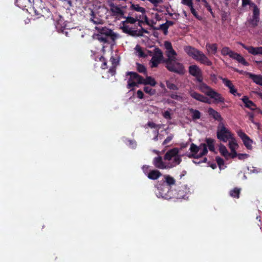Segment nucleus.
Here are the masks:
<instances>
[{"label": "nucleus", "mask_w": 262, "mask_h": 262, "mask_svg": "<svg viewBox=\"0 0 262 262\" xmlns=\"http://www.w3.org/2000/svg\"><path fill=\"white\" fill-rule=\"evenodd\" d=\"M185 52L193 59L202 64L210 66L212 64L211 61L202 52L191 46H186L184 48Z\"/></svg>", "instance_id": "nucleus-1"}, {"label": "nucleus", "mask_w": 262, "mask_h": 262, "mask_svg": "<svg viewBox=\"0 0 262 262\" xmlns=\"http://www.w3.org/2000/svg\"><path fill=\"white\" fill-rule=\"evenodd\" d=\"M199 89L210 98L213 99L215 103H223L224 98L220 94L215 91L212 88L204 83H201L198 85Z\"/></svg>", "instance_id": "nucleus-2"}, {"label": "nucleus", "mask_w": 262, "mask_h": 262, "mask_svg": "<svg viewBox=\"0 0 262 262\" xmlns=\"http://www.w3.org/2000/svg\"><path fill=\"white\" fill-rule=\"evenodd\" d=\"M217 137L220 140L226 142L233 138V134L225 127L223 122H220L217 129Z\"/></svg>", "instance_id": "nucleus-3"}, {"label": "nucleus", "mask_w": 262, "mask_h": 262, "mask_svg": "<svg viewBox=\"0 0 262 262\" xmlns=\"http://www.w3.org/2000/svg\"><path fill=\"white\" fill-rule=\"evenodd\" d=\"M190 150L192 154L189 155V157H193L194 159H198L206 155L208 151L205 144H201L199 146H197L192 143L190 147Z\"/></svg>", "instance_id": "nucleus-4"}, {"label": "nucleus", "mask_w": 262, "mask_h": 262, "mask_svg": "<svg viewBox=\"0 0 262 262\" xmlns=\"http://www.w3.org/2000/svg\"><path fill=\"white\" fill-rule=\"evenodd\" d=\"M127 75L130 77L127 81V87L128 89H134L137 86L138 84H142L143 77L135 72H128Z\"/></svg>", "instance_id": "nucleus-5"}, {"label": "nucleus", "mask_w": 262, "mask_h": 262, "mask_svg": "<svg viewBox=\"0 0 262 262\" xmlns=\"http://www.w3.org/2000/svg\"><path fill=\"white\" fill-rule=\"evenodd\" d=\"M164 46L165 49V54L167 56V59L165 60V63L174 61L177 58V53L172 48L171 43L168 41H165L164 42Z\"/></svg>", "instance_id": "nucleus-6"}, {"label": "nucleus", "mask_w": 262, "mask_h": 262, "mask_svg": "<svg viewBox=\"0 0 262 262\" xmlns=\"http://www.w3.org/2000/svg\"><path fill=\"white\" fill-rule=\"evenodd\" d=\"M166 68L171 72H173L179 74L184 73V66L181 63L178 58L174 59V61L166 63Z\"/></svg>", "instance_id": "nucleus-7"}, {"label": "nucleus", "mask_w": 262, "mask_h": 262, "mask_svg": "<svg viewBox=\"0 0 262 262\" xmlns=\"http://www.w3.org/2000/svg\"><path fill=\"white\" fill-rule=\"evenodd\" d=\"M95 29L101 34L98 36V39L102 42H106L107 41V37L112 35V31L106 28L101 26L96 27Z\"/></svg>", "instance_id": "nucleus-8"}, {"label": "nucleus", "mask_w": 262, "mask_h": 262, "mask_svg": "<svg viewBox=\"0 0 262 262\" xmlns=\"http://www.w3.org/2000/svg\"><path fill=\"white\" fill-rule=\"evenodd\" d=\"M189 72L193 76L195 77L196 80L202 83V72L200 68L196 65H191L189 67Z\"/></svg>", "instance_id": "nucleus-9"}, {"label": "nucleus", "mask_w": 262, "mask_h": 262, "mask_svg": "<svg viewBox=\"0 0 262 262\" xmlns=\"http://www.w3.org/2000/svg\"><path fill=\"white\" fill-rule=\"evenodd\" d=\"M163 53L162 51L158 48L155 50L154 54L151 60L152 68L157 67L160 63L163 58Z\"/></svg>", "instance_id": "nucleus-10"}, {"label": "nucleus", "mask_w": 262, "mask_h": 262, "mask_svg": "<svg viewBox=\"0 0 262 262\" xmlns=\"http://www.w3.org/2000/svg\"><path fill=\"white\" fill-rule=\"evenodd\" d=\"M152 163L156 167L159 169H164L171 168V166H170L168 164L165 163L163 161L162 157L160 156L155 157L153 160Z\"/></svg>", "instance_id": "nucleus-11"}, {"label": "nucleus", "mask_w": 262, "mask_h": 262, "mask_svg": "<svg viewBox=\"0 0 262 262\" xmlns=\"http://www.w3.org/2000/svg\"><path fill=\"white\" fill-rule=\"evenodd\" d=\"M110 6V10L113 15L119 18L124 17L123 16L124 11L122 8H120V7L115 5L112 3H111Z\"/></svg>", "instance_id": "nucleus-12"}, {"label": "nucleus", "mask_w": 262, "mask_h": 262, "mask_svg": "<svg viewBox=\"0 0 262 262\" xmlns=\"http://www.w3.org/2000/svg\"><path fill=\"white\" fill-rule=\"evenodd\" d=\"M239 137L242 139L245 146L249 149H252V141L244 132L239 131L237 133Z\"/></svg>", "instance_id": "nucleus-13"}, {"label": "nucleus", "mask_w": 262, "mask_h": 262, "mask_svg": "<svg viewBox=\"0 0 262 262\" xmlns=\"http://www.w3.org/2000/svg\"><path fill=\"white\" fill-rule=\"evenodd\" d=\"M229 141L228 146L231 150V152L232 155V159L235 158L237 155L236 150L238 148V144L237 143L236 139L233 137Z\"/></svg>", "instance_id": "nucleus-14"}, {"label": "nucleus", "mask_w": 262, "mask_h": 262, "mask_svg": "<svg viewBox=\"0 0 262 262\" xmlns=\"http://www.w3.org/2000/svg\"><path fill=\"white\" fill-rule=\"evenodd\" d=\"M259 9L258 8H255V10H253L252 18L248 21L249 24L251 27H254L257 25L259 20Z\"/></svg>", "instance_id": "nucleus-15"}, {"label": "nucleus", "mask_w": 262, "mask_h": 262, "mask_svg": "<svg viewBox=\"0 0 262 262\" xmlns=\"http://www.w3.org/2000/svg\"><path fill=\"white\" fill-rule=\"evenodd\" d=\"M189 94L193 98L198 101L205 103H210L207 97L194 91L193 90H190L189 91Z\"/></svg>", "instance_id": "nucleus-16"}, {"label": "nucleus", "mask_w": 262, "mask_h": 262, "mask_svg": "<svg viewBox=\"0 0 262 262\" xmlns=\"http://www.w3.org/2000/svg\"><path fill=\"white\" fill-rule=\"evenodd\" d=\"M241 45L242 47L245 48L246 50H247L248 52L252 55H256L258 54H261L262 55V47H253L252 46L247 47L245 45L241 43Z\"/></svg>", "instance_id": "nucleus-17"}, {"label": "nucleus", "mask_w": 262, "mask_h": 262, "mask_svg": "<svg viewBox=\"0 0 262 262\" xmlns=\"http://www.w3.org/2000/svg\"><path fill=\"white\" fill-rule=\"evenodd\" d=\"M219 151L221 154L224 156L226 159H229L230 158H232V155L231 152H229L226 147L223 144H221L219 145Z\"/></svg>", "instance_id": "nucleus-18"}, {"label": "nucleus", "mask_w": 262, "mask_h": 262, "mask_svg": "<svg viewBox=\"0 0 262 262\" xmlns=\"http://www.w3.org/2000/svg\"><path fill=\"white\" fill-rule=\"evenodd\" d=\"M247 75L256 84L262 86V75L247 73Z\"/></svg>", "instance_id": "nucleus-19"}, {"label": "nucleus", "mask_w": 262, "mask_h": 262, "mask_svg": "<svg viewBox=\"0 0 262 262\" xmlns=\"http://www.w3.org/2000/svg\"><path fill=\"white\" fill-rule=\"evenodd\" d=\"M179 153V150L177 148H173L168 150L165 155L164 159L165 160L171 161L173 157Z\"/></svg>", "instance_id": "nucleus-20"}, {"label": "nucleus", "mask_w": 262, "mask_h": 262, "mask_svg": "<svg viewBox=\"0 0 262 262\" xmlns=\"http://www.w3.org/2000/svg\"><path fill=\"white\" fill-rule=\"evenodd\" d=\"M208 113L215 120H217L220 122H222L223 118L219 112L213 110V108L210 107L208 110Z\"/></svg>", "instance_id": "nucleus-21"}, {"label": "nucleus", "mask_w": 262, "mask_h": 262, "mask_svg": "<svg viewBox=\"0 0 262 262\" xmlns=\"http://www.w3.org/2000/svg\"><path fill=\"white\" fill-rule=\"evenodd\" d=\"M147 125L151 128H154L156 130L154 131L155 137L153 138L154 141H157L158 138L159 134V130L160 128V125L158 124H156L152 122H149L147 124Z\"/></svg>", "instance_id": "nucleus-22"}, {"label": "nucleus", "mask_w": 262, "mask_h": 262, "mask_svg": "<svg viewBox=\"0 0 262 262\" xmlns=\"http://www.w3.org/2000/svg\"><path fill=\"white\" fill-rule=\"evenodd\" d=\"M242 100L243 102L244 103L246 107L249 108L252 110H254L256 109V107L255 105L252 101L250 100L247 97H243Z\"/></svg>", "instance_id": "nucleus-23"}, {"label": "nucleus", "mask_w": 262, "mask_h": 262, "mask_svg": "<svg viewBox=\"0 0 262 262\" xmlns=\"http://www.w3.org/2000/svg\"><path fill=\"white\" fill-rule=\"evenodd\" d=\"M172 162L168 164L170 166H171V168L175 167L176 166L179 165L182 161L181 157L179 154H177L171 160Z\"/></svg>", "instance_id": "nucleus-24"}, {"label": "nucleus", "mask_w": 262, "mask_h": 262, "mask_svg": "<svg viewBox=\"0 0 262 262\" xmlns=\"http://www.w3.org/2000/svg\"><path fill=\"white\" fill-rule=\"evenodd\" d=\"M162 175L161 173L157 170H151L147 174V177L151 180H157Z\"/></svg>", "instance_id": "nucleus-25"}, {"label": "nucleus", "mask_w": 262, "mask_h": 262, "mask_svg": "<svg viewBox=\"0 0 262 262\" xmlns=\"http://www.w3.org/2000/svg\"><path fill=\"white\" fill-rule=\"evenodd\" d=\"M206 48L207 52L209 53L215 54L217 52V45L215 43H213V44L207 43V45L206 46Z\"/></svg>", "instance_id": "nucleus-26"}, {"label": "nucleus", "mask_w": 262, "mask_h": 262, "mask_svg": "<svg viewBox=\"0 0 262 262\" xmlns=\"http://www.w3.org/2000/svg\"><path fill=\"white\" fill-rule=\"evenodd\" d=\"M231 58L236 60L239 63H241L244 65L247 66L248 64V63L244 58V57L241 55L237 54L236 53L234 52L233 55L232 56Z\"/></svg>", "instance_id": "nucleus-27"}, {"label": "nucleus", "mask_w": 262, "mask_h": 262, "mask_svg": "<svg viewBox=\"0 0 262 262\" xmlns=\"http://www.w3.org/2000/svg\"><path fill=\"white\" fill-rule=\"evenodd\" d=\"M17 5L18 7L24 8L31 5L32 4L31 0H17Z\"/></svg>", "instance_id": "nucleus-28"}, {"label": "nucleus", "mask_w": 262, "mask_h": 262, "mask_svg": "<svg viewBox=\"0 0 262 262\" xmlns=\"http://www.w3.org/2000/svg\"><path fill=\"white\" fill-rule=\"evenodd\" d=\"M155 80L150 76H147L146 79L143 78L142 84H149L151 86H154L156 84Z\"/></svg>", "instance_id": "nucleus-29"}, {"label": "nucleus", "mask_w": 262, "mask_h": 262, "mask_svg": "<svg viewBox=\"0 0 262 262\" xmlns=\"http://www.w3.org/2000/svg\"><path fill=\"white\" fill-rule=\"evenodd\" d=\"M189 111L193 120L199 119L200 118L201 113L199 111L193 108H190Z\"/></svg>", "instance_id": "nucleus-30"}, {"label": "nucleus", "mask_w": 262, "mask_h": 262, "mask_svg": "<svg viewBox=\"0 0 262 262\" xmlns=\"http://www.w3.org/2000/svg\"><path fill=\"white\" fill-rule=\"evenodd\" d=\"M234 52L231 50L228 47H224L221 50V53L224 56L228 55L231 58L233 54H234Z\"/></svg>", "instance_id": "nucleus-31"}, {"label": "nucleus", "mask_w": 262, "mask_h": 262, "mask_svg": "<svg viewBox=\"0 0 262 262\" xmlns=\"http://www.w3.org/2000/svg\"><path fill=\"white\" fill-rule=\"evenodd\" d=\"M136 54L140 57H145L146 56L145 54L143 52L141 47L137 45L135 48Z\"/></svg>", "instance_id": "nucleus-32"}, {"label": "nucleus", "mask_w": 262, "mask_h": 262, "mask_svg": "<svg viewBox=\"0 0 262 262\" xmlns=\"http://www.w3.org/2000/svg\"><path fill=\"white\" fill-rule=\"evenodd\" d=\"M131 8L137 12H140L144 14L145 13V10L144 8L140 7L138 4H132Z\"/></svg>", "instance_id": "nucleus-33"}, {"label": "nucleus", "mask_w": 262, "mask_h": 262, "mask_svg": "<svg viewBox=\"0 0 262 262\" xmlns=\"http://www.w3.org/2000/svg\"><path fill=\"white\" fill-rule=\"evenodd\" d=\"M249 5L253 8V10H255V8H258L257 6L253 3L251 2L250 0H242V6L246 7L247 5Z\"/></svg>", "instance_id": "nucleus-34"}, {"label": "nucleus", "mask_w": 262, "mask_h": 262, "mask_svg": "<svg viewBox=\"0 0 262 262\" xmlns=\"http://www.w3.org/2000/svg\"><path fill=\"white\" fill-rule=\"evenodd\" d=\"M241 189L237 188H235L230 192V194L231 196L238 198Z\"/></svg>", "instance_id": "nucleus-35"}, {"label": "nucleus", "mask_w": 262, "mask_h": 262, "mask_svg": "<svg viewBox=\"0 0 262 262\" xmlns=\"http://www.w3.org/2000/svg\"><path fill=\"white\" fill-rule=\"evenodd\" d=\"M207 146L210 151H214V140L211 139H206Z\"/></svg>", "instance_id": "nucleus-36"}, {"label": "nucleus", "mask_w": 262, "mask_h": 262, "mask_svg": "<svg viewBox=\"0 0 262 262\" xmlns=\"http://www.w3.org/2000/svg\"><path fill=\"white\" fill-rule=\"evenodd\" d=\"M90 21L93 22L94 24L99 25L101 24L102 21L99 18L96 17L94 16V13L92 12L91 17L90 18Z\"/></svg>", "instance_id": "nucleus-37"}, {"label": "nucleus", "mask_w": 262, "mask_h": 262, "mask_svg": "<svg viewBox=\"0 0 262 262\" xmlns=\"http://www.w3.org/2000/svg\"><path fill=\"white\" fill-rule=\"evenodd\" d=\"M170 97L174 100L180 102H182L184 100L183 97L180 94L177 93H173L170 94Z\"/></svg>", "instance_id": "nucleus-38"}, {"label": "nucleus", "mask_w": 262, "mask_h": 262, "mask_svg": "<svg viewBox=\"0 0 262 262\" xmlns=\"http://www.w3.org/2000/svg\"><path fill=\"white\" fill-rule=\"evenodd\" d=\"M144 91L146 93L148 94L150 96L155 95L156 92L155 89H153L148 86H145L144 88Z\"/></svg>", "instance_id": "nucleus-39"}, {"label": "nucleus", "mask_w": 262, "mask_h": 262, "mask_svg": "<svg viewBox=\"0 0 262 262\" xmlns=\"http://www.w3.org/2000/svg\"><path fill=\"white\" fill-rule=\"evenodd\" d=\"M164 177H165V181H166V183H167V184H168L169 185H171L174 184L175 180L172 177H171L169 176H165Z\"/></svg>", "instance_id": "nucleus-40"}, {"label": "nucleus", "mask_w": 262, "mask_h": 262, "mask_svg": "<svg viewBox=\"0 0 262 262\" xmlns=\"http://www.w3.org/2000/svg\"><path fill=\"white\" fill-rule=\"evenodd\" d=\"M166 84L167 87L170 90H178L179 89L178 87L176 85L169 81H166Z\"/></svg>", "instance_id": "nucleus-41"}, {"label": "nucleus", "mask_w": 262, "mask_h": 262, "mask_svg": "<svg viewBox=\"0 0 262 262\" xmlns=\"http://www.w3.org/2000/svg\"><path fill=\"white\" fill-rule=\"evenodd\" d=\"M137 68L139 72L143 73H146V70L145 67L143 65H142L141 64H137Z\"/></svg>", "instance_id": "nucleus-42"}, {"label": "nucleus", "mask_w": 262, "mask_h": 262, "mask_svg": "<svg viewBox=\"0 0 262 262\" xmlns=\"http://www.w3.org/2000/svg\"><path fill=\"white\" fill-rule=\"evenodd\" d=\"M221 79L224 84L228 88L231 87L233 85L231 81L226 78H221Z\"/></svg>", "instance_id": "nucleus-43"}, {"label": "nucleus", "mask_w": 262, "mask_h": 262, "mask_svg": "<svg viewBox=\"0 0 262 262\" xmlns=\"http://www.w3.org/2000/svg\"><path fill=\"white\" fill-rule=\"evenodd\" d=\"M163 117L164 118H165L166 119H168V120H170L171 117V113H170V110L169 111V110H167L166 111H165L163 114H162Z\"/></svg>", "instance_id": "nucleus-44"}, {"label": "nucleus", "mask_w": 262, "mask_h": 262, "mask_svg": "<svg viewBox=\"0 0 262 262\" xmlns=\"http://www.w3.org/2000/svg\"><path fill=\"white\" fill-rule=\"evenodd\" d=\"M138 19L133 17H127L126 18V22L130 24H134L137 21Z\"/></svg>", "instance_id": "nucleus-45"}, {"label": "nucleus", "mask_w": 262, "mask_h": 262, "mask_svg": "<svg viewBox=\"0 0 262 262\" xmlns=\"http://www.w3.org/2000/svg\"><path fill=\"white\" fill-rule=\"evenodd\" d=\"M236 157H238L239 160H245L249 157V155L247 154H237Z\"/></svg>", "instance_id": "nucleus-46"}, {"label": "nucleus", "mask_w": 262, "mask_h": 262, "mask_svg": "<svg viewBox=\"0 0 262 262\" xmlns=\"http://www.w3.org/2000/svg\"><path fill=\"white\" fill-rule=\"evenodd\" d=\"M216 161L220 167H221L222 166H223L224 165V161L222 158L220 157H216Z\"/></svg>", "instance_id": "nucleus-47"}, {"label": "nucleus", "mask_w": 262, "mask_h": 262, "mask_svg": "<svg viewBox=\"0 0 262 262\" xmlns=\"http://www.w3.org/2000/svg\"><path fill=\"white\" fill-rule=\"evenodd\" d=\"M182 3L189 7L193 5L192 0H182Z\"/></svg>", "instance_id": "nucleus-48"}, {"label": "nucleus", "mask_w": 262, "mask_h": 262, "mask_svg": "<svg viewBox=\"0 0 262 262\" xmlns=\"http://www.w3.org/2000/svg\"><path fill=\"white\" fill-rule=\"evenodd\" d=\"M32 3L36 6L41 7L42 6V1L41 0H31Z\"/></svg>", "instance_id": "nucleus-49"}, {"label": "nucleus", "mask_w": 262, "mask_h": 262, "mask_svg": "<svg viewBox=\"0 0 262 262\" xmlns=\"http://www.w3.org/2000/svg\"><path fill=\"white\" fill-rule=\"evenodd\" d=\"M173 138V136L170 135L168 136L166 139L163 141V145H166L168 143H169Z\"/></svg>", "instance_id": "nucleus-50"}, {"label": "nucleus", "mask_w": 262, "mask_h": 262, "mask_svg": "<svg viewBox=\"0 0 262 262\" xmlns=\"http://www.w3.org/2000/svg\"><path fill=\"white\" fill-rule=\"evenodd\" d=\"M190 10H191V13L193 14V15L196 17V18H199V19H200V18H199V17L198 16V14H197V13L196 12V11L195 10V9L193 8V5L191 6V7H190Z\"/></svg>", "instance_id": "nucleus-51"}, {"label": "nucleus", "mask_w": 262, "mask_h": 262, "mask_svg": "<svg viewBox=\"0 0 262 262\" xmlns=\"http://www.w3.org/2000/svg\"><path fill=\"white\" fill-rule=\"evenodd\" d=\"M137 97L140 99H143L144 97V94L141 90H138L137 92Z\"/></svg>", "instance_id": "nucleus-52"}, {"label": "nucleus", "mask_w": 262, "mask_h": 262, "mask_svg": "<svg viewBox=\"0 0 262 262\" xmlns=\"http://www.w3.org/2000/svg\"><path fill=\"white\" fill-rule=\"evenodd\" d=\"M155 6H157L158 4L162 2V0H148Z\"/></svg>", "instance_id": "nucleus-53"}, {"label": "nucleus", "mask_w": 262, "mask_h": 262, "mask_svg": "<svg viewBox=\"0 0 262 262\" xmlns=\"http://www.w3.org/2000/svg\"><path fill=\"white\" fill-rule=\"evenodd\" d=\"M207 161V158H203V161H198V160H193V162L195 164H200L203 162H206V161Z\"/></svg>", "instance_id": "nucleus-54"}, {"label": "nucleus", "mask_w": 262, "mask_h": 262, "mask_svg": "<svg viewBox=\"0 0 262 262\" xmlns=\"http://www.w3.org/2000/svg\"><path fill=\"white\" fill-rule=\"evenodd\" d=\"M230 89V92L233 94L235 95V94L237 93L236 90L234 89V85H232L231 87L229 88Z\"/></svg>", "instance_id": "nucleus-55"}, {"label": "nucleus", "mask_w": 262, "mask_h": 262, "mask_svg": "<svg viewBox=\"0 0 262 262\" xmlns=\"http://www.w3.org/2000/svg\"><path fill=\"white\" fill-rule=\"evenodd\" d=\"M148 168L149 166L147 165H144L142 167L143 171L145 173H147L148 172Z\"/></svg>", "instance_id": "nucleus-56"}, {"label": "nucleus", "mask_w": 262, "mask_h": 262, "mask_svg": "<svg viewBox=\"0 0 262 262\" xmlns=\"http://www.w3.org/2000/svg\"><path fill=\"white\" fill-rule=\"evenodd\" d=\"M201 1L204 3V5L205 7H206L208 9H210V7L209 6L208 3L207 2L206 0H201Z\"/></svg>", "instance_id": "nucleus-57"}, {"label": "nucleus", "mask_w": 262, "mask_h": 262, "mask_svg": "<svg viewBox=\"0 0 262 262\" xmlns=\"http://www.w3.org/2000/svg\"><path fill=\"white\" fill-rule=\"evenodd\" d=\"M161 28L166 30L167 29V27L166 26L165 24H163L161 25Z\"/></svg>", "instance_id": "nucleus-58"}, {"label": "nucleus", "mask_w": 262, "mask_h": 262, "mask_svg": "<svg viewBox=\"0 0 262 262\" xmlns=\"http://www.w3.org/2000/svg\"><path fill=\"white\" fill-rule=\"evenodd\" d=\"M249 118H250V119L251 120H252V118H253V115H252V114H249Z\"/></svg>", "instance_id": "nucleus-59"}, {"label": "nucleus", "mask_w": 262, "mask_h": 262, "mask_svg": "<svg viewBox=\"0 0 262 262\" xmlns=\"http://www.w3.org/2000/svg\"><path fill=\"white\" fill-rule=\"evenodd\" d=\"M151 108H152L154 110H158V108L156 107H155V106H150V109H151Z\"/></svg>", "instance_id": "nucleus-60"}, {"label": "nucleus", "mask_w": 262, "mask_h": 262, "mask_svg": "<svg viewBox=\"0 0 262 262\" xmlns=\"http://www.w3.org/2000/svg\"><path fill=\"white\" fill-rule=\"evenodd\" d=\"M127 29L125 27H123V31H124V32L127 31Z\"/></svg>", "instance_id": "nucleus-61"}, {"label": "nucleus", "mask_w": 262, "mask_h": 262, "mask_svg": "<svg viewBox=\"0 0 262 262\" xmlns=\"http://www.w3.org/2000/svg\"><path fill=\"white\" fill-rule=\"evenodd\" d=\"M154 151L156 153H158V151L157 150H155Z\"/></svg>", "instance_id": "nucleus-62"}, {"label": "nucleus", "mask_w": 262, "mask_h": 262, "mask_svg": "<svg viewBox=\"0 0 262 262\" xmlns=\"http://www.w3.org/2000/svg\"><path fill=\"white\" fill-rule=\"evenodd\" d=\"M211 167H212V168H213V169H214V168H215V166L212 165V166H211Z\"/></svg>", "instance_id": "nucleus-63"}, {"label": "nucleus", "mask_w": 262, "mask_h": 262, "mask_svg": "<svg viewBox=\"0 0 262 262\" xmlns=\"http://www.w3.org/2000/svg\"><path fill=\"white\" fill-rule=\"evenodd\" d=\"M198 2H199L200 0H196Z\"/></svg>", "instance_id": "nucleus-64"}]
</instances>
